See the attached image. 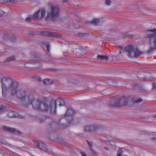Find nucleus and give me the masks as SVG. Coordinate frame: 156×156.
<instances>
[{
  "instance_id": "a878e982",
  "label": "nucleus",
  "mask_w": 156,
  "mask_h": 156,
  "mask_svg": "<svg viewBox=\"0 0 156 156\" xmlns=\"http://www.w3.org/2000/svg\"><path fill=\"white\" fill-rule=\"evenodd\" d=\"M91 154L93 156H98V154L97 152L94 151L92 148L90 149Z\"/></svg>"
},
{
  "instance_id": "79ce46f5",
  "label": "nucleus",
  "mask_w": 156,
  "mask_h": 156,
  "mask_svg": "<svg viewBox=\"0 0 156 156\" xmlns=\"http://www.w3.org/2000/svg\"><path fill=\"white\" fill-rule=\"evenodd\" d=\"M155 138H152V139L153 140H154V139H155Z\"/></svg>"
},
{
  "instance_id": "4468645a",
  "label": "nucleus",
  "mask_w": 156,
  "mask_h": 156,
  "mask_svg": "<svg viewBox=\"0 0 156 156\" xmlns=\"http://www.w3.org/2000/svg\"><path fill=\"white\" fill-rule=\"evenodd\" d=\"M151 32V33L148 35V37L151 39H156V29L154 28L153 30H147V32Z\"/></svg>"
},
{
  "instance_id": "9b49d317",
  "label": "nucleus",
  "mask_w": 156,
  "mask_h": 156,
  "mask_svg": "<svg viewBox=\"0 0 156 156\" xmlns=\"http://www.w3.org/2000/svg\"><path fill=\"white\" fill-rule=\"evenodd\" d=\"M100 127L97 125H93L91 126H88L85 127V131L87 132H91L98 130Z\"/></svg>"
},
{
  "instance_id": "5701e85b",
  "label": "nucleus",
  "mask_w": 156,
  "mask_h": 156,
  "mask_svg": "<svg viewBox=\"0 0 156 156\" xmlns=\"http://www.w3.org/2000/svg\"><path fill=\"white\" fill-rule=\"evenodd\" d=\"M3 128L4 129L8 131L14 132L16 131V129H15L8 127L6 126H3Z\"/></svg>"
},
{
  "instance_id": "dca6fc26",
  "label": "nucleus",
  "mask_w": 156,
  "mask_h": 156,
  "mask_svg": "<svg viewBox=\"0 0 156 156\" xmlns=\"http://www.w3.org/2000/svg\"><path fill=\"white\" fill-rule=\"evenodd\" d=\"M100 22V20L99 19H94L91 21L87 22L86 23V24L91 25H96L98 24V23Z\"/></svg>"
},
{
  "instance_id": "2eb2a0df",
  "label": "nucleus",
  "mask_w": 156,
  "mask_h": 156,
  "mask_svg": "<svg viewBox=\"0 0 156 156\" xmlns=\"http://www.w3.org/2000/svg\"><path fill=\"white\" fill-rule=\"evenodd\" d=\"M15 35L14 34L5 33L4 34V39H16Z\"/></svg>"
},
{
  "instance_id": "393cba45",
  "label": "nucleus",
  "mask_w": 156,
  "mask_h": 156,
  "mask_svg": "<svg viewBox=\"0 0 156 156\" xmlns=\"http://www.w3.org/2000/svg\"><path fill=\"white\" fill-rule=\"evenodd\" d=\"M32 77L33 79H34L35 80L38 81H41V78L39 76L34 75L32 76Z\"/></svg>"
},
{
  "instance_id": "aec40b11",
  "label": "nucleus",
  "mask_w": 156,
  "mask_h": 156,
  "mask_svg": "<svg viewBox=\"0 0 156 156\" xmlns=\"http://www.w3.org/2000/svg\"><path fill=\"white\" fill-rule=\"evenodd\" d=\"M8 116L10 118L15 117L18 116L16 113L15 112H10L8 113Z\"/></svg>"
},
{
  "instance_id": "4c0bfd02",
  "label": "nucleus",
  "mask_w": 156,
  "mask_h": 156,
  "mask_svg": "<svg viewBox=\"0 0 156 156\" xmlns=\"http://www.w3.org/2000/svg\"><path fill=\"white\" fill-rule=\"evenodd\" d=\"M120 49H119V53L120 54H121L122 53V51H123V49L122 47H120Z\"/></svg>"
},
{
  "instance_id": "72a5a7b5",
  "label": "nucleus",
  "mask_w": 156,
  "mask_h": 156,
  "mask_svg": "<svg viewBox=\"0 0 156 156\" xmlns=\"http://www.w3.org/2000/svg\"><path fill=\"white\" fill-rule=\"evenodd\" d=\"M123 152V151L122 150V149H119L118 151V153L122 154Z\"/></svg>"
},
{
  "instance_id": "a19ab883",
  "label": "nucleus",
  "mask_w": 156,
  "mask_h": 156,
  "mask_svg": "<svg viewBox=\"0 0 156 156\" xmlns=\"http://www.w3.org/2000/svg\"><path fill=\"white\" fill-rule=\"evenodd\" d=\"M105 148L106 150H108V147H105Z\"/></svg>"
},
{
  "instance_id": "e433bc0d",
  "label": "nucleus",
  "mask_w": 156,
  "mask_h": 156,
  "mask_svg": "<svg viewBox=\"0 0 156 156\" xmlns=\"http://www.w3.org/2000/svg\"><path fill=\"white\" fill-rule=\"evenodd\" d=\"M153 88L156 89V83H154L153 84Z\"/></svg>"
},
{
  "instance_id": "6ab92c4d",
  "label": "nucleus",
  "mask_w": 156,
  "mask_h": 156,
  "mask_svg": "<svg viewBox=\"0 0 156 156\" xmlns=\"http://www.w3.org/2000/svg\"><path fill=\"white\" fill-rule=\"evenodd\" d=\"M16 57L14 56H12L8 58L4 61L5 63L9 62L14 61L16 59Z\"/></svg>"
},
{
  "instance_id": "c85d7f7f",
  "label": "nucleus",
  "mask_w": 156,
  "mask_h": 156,
  "mask_svg": "<svg viewBox=\"0 0 156 156\" xmlns=\"http://www.w3.org/2000/svg\"><path fill=\"white\" fill-rule=\"evenodd\" d=\"M5 109V107L4 106H2L0 108V114L4 112Z\"/></svg>"
},
{
  "instance_id": "9d476101",
  "label": "nucleus",
  "mask_w": 156,
  "mask_h": 156,
  "mask_svg": "<svg viewBox=\"0 0 156 156\" xmlns=\"http://www.w3.org/2000/svg\"><path fill=\"white\" fill-rule=\"evenodd\" d=\"M149 46L150 48L147 51V54L150 53L156 49V40H150Z\"/></svg>"
},
{
  "instance_id": "a211bd4d",
  "label": "nucleus",
  "mask_w": 156,
  "mask_h": 156,
  "mask_svg": "<svg viewBox=\"0 0 156 156\" xmlns=\"http://www.w3.org/2000/svg\"><path fill=\"white\" fill-rule=\"evenodd\" d=\"M108 57L105 55H98L97 56V58L98 60H107L108 59Z\"/></svg>"
},
{
  "instance_id": "bb28decb",
  "label": "nucleus",
  "mask_w": 156,
  "mask_h": 156,
  "mask_svg": "<svg viewBox=\"0 0 156 156\" xmlns=\"http://www.w3.org/2000/svg\"><path fill=\"white\" fill-rule=\"evenodd\" d=\"M35 67L36 68H38L41 67V64L39 62H36L35 63Z\"/></svg>"
},
{
  "instance_id": "f3484780",
  "label": "nucleus",
  "mask_w": 156,
  "mask_h": 156,
  "mask_svg": "<svg viewBox=\"0 0 156 156\" xmlns=\"http://www.w3.org/2000/svg\"><path fill=\"white\" fill-rule=\"evenodd\" d=\"M83 49L81 47L78 48H75L73 50V52L75 53L82 54L83 52Z\"/></svg>"
},
{
  "instance_id": "473e14b6",
  "label": "nucleus",
  "mask_w": 156,
  "mask_h": 156,
  "mask_svg": "<svg viewBox=\"0 0 156 156\" xmlns=\"http://www.w3.org/2000/svg\"><path fill=\"white\" fill-rule=\"evenodd\" d=\"M87 142L88 143V145L89 147H90V149H91V148H92V144L90 142H89L87 140Z\"/></svg>"
},
{
  "instance_id": "4be33fe9",
  "label": "nucleus",
  "mask_w": 156,
  "mask_h": 156,
  "mask_svg": "<svg viewBox=\"0 0 156 156\" xmlns=\"http://www.w3.org/2000/svg\"><path fill=\"white\" fill-rule=\"evenodd\" d=\"M43 83L44 84L49 85L52 84L53 81L51 80L46 79L43 80Z\"/></svg>"
},
{
  "instance_id": "cd10ccee",
  "label": "nucleus",
  "mask_w": 156,
  "mask_h": 156,
  "mask_svg": "<svg viewBox=\"0 0 156 156\" xmlns=\"http://www.w3.org/2000/svg\"><path fill=\"white\" fill-rule=\"evenodd\" d=\"M45 44L46 45V48L48 52H49L50 51V44L48 42H45L44 44Z\"/></svg>"
},
{
  "instance_id": "f257e3e1",
  "label": "nucleus",
  "mask_w": 156,
  "mask_h": 156,
  "mask_svg": "<svg viewBox=\"0 0 156 156\" xmlns=\"http://www.w3.org/2000/svg\"><path fill=\"white\" fill-rule=\"evenodd\" d=\"M2 94L5 97L8 94L11 93L12 95H16L22 101L24 100L26 96V91L23 90H18V83L9 78H3L1 80Z\"/></svg>"
},
{
  "instance_id": "412c9836",
  "label": "nucleus",
  "mask_w": 156,
  "mask_h": 156,
  "mask_svg": "<svg viewBox=\"0 0 156 156\" xmlns=\"http://www.w3.org/2000/svg\"><path fill=\"white\" fill-rule=\"evenodd\" d=\"M17 0H0V2L1 3H6L11 2L12 3H14L16 2Z\"/></svg>"
},
{
  "instance_id": "39448f33",
  "label": "nucleus",
  "mask_w": 156,
  "mask_h": 156,
  "mask_svg": "<svg viewBox=\"0 0 156 156\" xmlns=\"http://www.w3.org/2000/svg\"><path fill=\"white\" fill-rule=\"evenodd\" d=\"M59 9L58 6L52 5L46 19L47 20L50 19L52 21L57 20L59 16Z\"/></svg>"
},
{
  "instance_id": "c9c22d12",
  "label": "nucleus",
  "mask_w": 156,
  "mask_h": 156,
  "mask_svg": "<svg viewBox=\"0 0 156 156\" xmlns=\"http://www.w3.org/2000/svg\"><path fill=\"white\" fill-rule=\"evenodd\" d=\"M80 153L82 156H87L86 154L83 152H81Z\"/></svg>"
},
{
  "instance_id": "ea45409f",
  "label": "nucleus",
  "mask_w": 156,
  "mask_h": 156,
  "mask_svg": "<svg viewBox=\"0 0 156 156\" xmlns=\"http://www.w3.org/2000/svg\"><path fill=\"white\" fill-rule=\"evenodd\" d=\"M153 117L154 118H156V113L153 115Z\"/></svg>"
},
{
  "instance_id": "f03ea898",
  "label": "nucleus",
  "mask_w": 156,
  "mask_h": 156,
  "mask_svg": "<svg viewBox=\"0 0 156 156\" xmlns=\"http://www.w3.org/2000/svg\"><path fill=\"white\" fill-rule=\"evenodd\" d=\"M22 104L24 107L26 108H29L32 105L34 109L41 111H47L49 109V106L45 103L39 99L34 98L31 95L29 96L27 101L23 102Z\"/></svg>"
},
{
  "instance_id": "58836bf2",
  "label": "nucleus",
  "mask_w": 156,
  "mask_h": 156,
  "mask_svg": "<svg viewBox=\"0 0 156 156\" xmlns=\"http://www.w3.org/2000/svg\"><path fill=\"white\" fill-rule=\"evenodd\" d=\"M117 156H122L121 155V153H117Z\"/></svg>"
},
{
  "instance_id": "c756f323",
  "label": "nucleus",
  "mask_w": 156,
  "mask_h": 156,
  "mask_svg": "<svg viewBox=\"0 0 156 156\" xmlns=\"http://www.w3.org/2000/svg\"><path fill=\"white\" fill-rule=\"evenodd\" d=\"M142 101V99L140 98H139L137 100L134 101V103L136 104H139Z\"/></svg>"
},
{
  "instance_id": "7ed1b4c3",
  "label": "nucleus",
  "mask_w": 156,
  "mask_h": 156,
  "mask_svg": "<svg viewBox=\"0 0 156 156\" xmlns=\"http://www.w3.org/2000/svg\"><path fill=\"white\" fill-rule=\"evenodd\" d=\"M125 51L130 58H138L142 54V52L137 48H134L132 45H129L125 48Z\"/></svg>"
},
{
  "instance_id": "0eeeda50",
  "label": "nucleus",
  "mask_w": 156,
  "mask_h": 156,
  "mask_svg": "<svg viewBox=\"0 0 156 156\" xmlns=\"http://www.w3.org/2000/svg\"><path fill=\"white\" fill-rule=\"evenodd\" d=\"M60 120L59 121V124L57 122H55L49 124L46 127L47 131L48 132H53L56 129H58V127H60L61 129H62L63 127H64V128H65V124L63 123L62 124H60Z\"/></svg>"
},
{
  "instance_id": "6e6552de",
  "label": "nucleus",
  "mask_w": 156,
  "mask_h": 156,
  "mask_svg": "<svg viewBox=\"0 0 156 156\" xmlns=\"http://www.w3.org/2000/svg\"><path fill=\"white\" fill-rule=\"evenodd\" d=\"M57 104L60 106H63L65 105V102L64 100L61 98H57L55 101L51 102L50 110L51 113L54 112L55 111L56 105Z\"/></svg>"
},
{
  "instance_id": "423d86ee",
  "label": "nucleus",
  "mask_w": 156,
  "mask_h": 156,
  "mask_svg": "<svg viewBox=\"0 0 156 156\" xmlns=\"http://www.w3.org/2000/svg\"><path fill=\"white\" fill-rule=\"evenodd\" d=\"M46 12L45 11L42 9L39 10L38 12H35L32 18L28 17L26 18V20L27 22H29L32 19L35 20H37L45 17Z\"/></svg>"
},
{
  "instance_id": "f704fd0d",
  "label": "nucleus",
  "mask_w": 156,
  "mask_h": 156,
  "mask_svg": "<svg viewBox=\"0 0 156 156\" xmlns=\"http://www.w3.org/2000/svg\"><path fill=\"white\" fill-rule=\"evenodd\" d=\"M4 14L3 11L0 10V17L2 16Z\"/></svg>"
},
{
  "instance_id": "2f4dec72",
  "label": "nucleus",
  "mask_w": 156,
  "mask_h": 156,
  "mask_svg": "<svg viewBox=\"0 0 156 156\" xmlns=\"http://www.w3.org/2000/svg\"><path fill=\"white\" fill-rule=\"evenodd\" d=\"M111 1L110 0H106V4L107 5H110L111 4Z\"/></svg>"
},
{
  "instance_id": "37998d69",
  "label": "nucleus",
  "mask_w": 156,
  "mask_h": 156,
  "mask_svg": "<svg viewBox=\"0 0 156 156\" xmlns=\"http://www.w3.org/2000/svg\"><path fill=\"white\" fill-rule=\"evenodd\" d=\"M52 61H54V60H51Z\"/></svg>"
},
{
  "instance_id": "f8f14e48",
  "label": "nucleus",
  "mask_w": 156,
  "mask_h": 156,
  "mask_svg": "<svg viewBox=\"0 0 156 156\" xmlns=\"http://www.w3.org/2000/svg\"><path fill=\"white\" fill-rule=\"evenodd\" d=\"M41 34L45 36L49 37H56L58 36L57 33L48 31H43L41 33Z\"/></svg>"
},
{
  "instance_id": "7c9ffc66",
  "label": "nucleus",
  "mask_w": 156,
  "mask_h": 156,
  "mask_svg": "<svg viewBox=\"0 0 156 156\" xmlns=\"http://www.w3.org/2000/svg\"><path fill=\"white\" fill-rule=\"evenodd\" d=\"M123 36H124V38H132L131 36L128 34H125L123 35Z\"/></svg>"
},
{
  "instance_id": "20e7f679",
  "label": "nucleus",
  "mask_w": 156,
  "mask_h": 156,
  "mask_svg": "<svg viewBox=\"0 0 156 156\" xmlns=\"http://www.w3.org/2000/svg\"><path fill=\"white\" fill-rule=\"evenodd\" d=\"M128 103L127 98L124 96L119 100H117L115 97H113L110 99V102L111 106L120 108L126 105Z\"/></svg>"
},
{
  "instance_id": "1a4fd4ad",
  "label": "nucleus",
  "mask_w": 156,
  "mask_h": 156,
  "mask_svg": "<svg viewBox=\"0 0 156 156\" xmlns=\"http://www.w3.org/2000/svg\"><path fill=\"white\" fill-rule=\"evenodd\" d=\"M75 113L74 110L71 108L67 109L66 114L64 115V119L67 122L70 123L73 120V116Z\"/></svg>"
},
{
  "instance_id": "b1692460",
  "label": "nucleus",
  "mask_w": 156,
  "mask_h": 156,
  "mask_svg": "<svg viewBox=\"0 0 156 156\" xmlns=\"http://www.w3.org/2000/svg\"><path fill=\"white\" fill-rule=\"evenodd\" d=\"M88 34L87 33H80L78 34V36L80 38L85 37L88 36Z\"/></svg>"
},
{
  "instance_id": "ddd939ff",
  "label": "nucleus",
  "mask_w": 156,
  "mask_h": 156,
  "mask_svg": "<svg viewBox=\"0 0 156 156\" xmlns=\"http://www.w3.org/2000/svg\"><path fill=\"white\" fill-rule=\"evenodd\" d=\"M34 143L36 145L42 150H44L46 149L45 144L42 142H39L36 140H34Z\"/></svg>"
}]
</instances>
